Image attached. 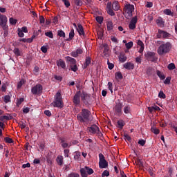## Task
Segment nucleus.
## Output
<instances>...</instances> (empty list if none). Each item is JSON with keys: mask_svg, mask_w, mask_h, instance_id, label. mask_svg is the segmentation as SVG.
Returning a JSON list of instances; mask_svg holds the SVG:
<instances>
[{"mask_svg": "<svg viewBox=\"0 0 177 177\" xmlns=\"http://www.w3.org/2000/svg\"><path fill=\"white\" fill-rule=\"evenodd\" d=\"M92 113L86 109H82L81 112L77 115V120L80 124H88L91 122L92 119L91 118Z\"/></svg>", "mask_w": 177, "mask_h": 177, "instance_id": "obj_1", "label": "nucleus"}, {"mask_svg": "<svg viewBox=\"0 0 177 177\" xmlns=\"http://www.w3.org/2000/svg\"><path fill=\"white\" fill-rule=\"evenodd\" d=\"M158 45H160L158 47L157 52L160 56H162L164 55H167V53H169L171 48H172L171 43L169 41L164 42L162 41H158Z\"/></svg>", "mask_w": 177, "mask_h": 177, "instance_id": "obj_2", "label": "nucleus"}, {"mask_svg": "<svg viewBox=\"0 0 177 177\" xmlns=\"http://www.w3.org/2000/svg\"><path fill=\"white\" fill-rule=\"evenodd\" d=\"M51 106L57 107V109H63L64 104L63 103V98L62 97V93L58 91L54 96V101L51 103Z\"/></svg>", "mask_w": 177, "mask_h": 177, "instance_id": "obj_3", "label": "nucleus"}, {"mask_svg": "<svg viewBox=\"0 0 177 177\" xmlns=\"http://www.w3.org/2000/svg\"><path fill=\"white\" fill-rule=\"evenodd\" d=\"M124 15L126 19H131L132 16H133V12L135 10V6L133 5L126 3L124 5Z\"/></svg>", "mask_w": 177, "mask_h": 177, "instance_id": "obj_4", "label": "nucleus"}, {"mask_svg": "<svg viewBox=\"0 0 177 177\" xmlns=\"http://www.w3.org/2000/svg\"><path fill=\"white\" fill-rule=\"evenodd\" d=\"M81 91H77L75 95L73 96V103L75 107H80V106H81Z\"/></svg>", "mask_w": 177, "mask_h": 177, "instance_id": "obj_5", "label": "nucleus"}, {"mask_svg": "<svg viewBox=\"0 0 177 177\" xmlns=\"http://www.w3.org/2000/svg\"><path fill=\"white\" fill-rule=\"evenodd\" d=\"M81 100L84 103V104H85V106H89L91 100V95L82 91L81 95Z\"/></svg>", "mask_w": 177, "mask_h": 177, "instance_id": "obj_6", "label": "nucleus"}, {"mask_svg": "<svg viewBox=\"0 0 177 177\" xmlns=\"http://www.w3.org/2000/svg\"><path fill=\"white\" fill-rule=\"evenodd\" d=\"M94 171L92 168H90L88 166H85L84 168L80 169V174L82 177H88V175H92Z\"/></svg>", "mask_w": 177, "mask_h": 177, "instance_id": "obj_7", "label": "nucleus"}, {"mask_svg": "<svg viewBox=\"0 0 177 177\" xmlns=\"http://www.w3.org/2000/svg\"><path fill=\"white\" fill-rule=\"evenodd\" d=\"M43 89L44 87L42 86V85L41 84H37L31 88V92L32 95H42Z\"/></svg>", "mask_w": 177, "mask_h": 177, "instance_id": "obj_8", "label": "nucleus"}, {"mask_svg": "<svg viewBox=\"0 0 177 177\" xmlns=\"http://www.w3.org/2000/svg\"><path fill=\"white\" fill-rule=\"evenodd\" d=\"M99 167L101 169L107 168L109 167V162H107V160H106V158H104V156L102 155V153L99 154Z\"/></svg>", "mask_w": 177, "mask_h": 177, "instance_id": "obj_9", "label": "nucleus"}, {"mask_svg": "<svg viewBox=\"0 0 177 177\" xmlns=\"http://www.w3.org/2000/svg\"><path fill=\"white\" fill-rule=\"evenodd\" d=\"M8 23V17L6 15L0 14V26L2 28H8L6 25Z\"/></svg>", "mask_w": 177, "mask_h": 177, "instance_id": "obj_10", "label": "nucleus"}, {"mask_svg": "<svg viewBox=\"0 0 177 177\" xmlns=\"http://www.w3.org/2000/svg\"><path fill=\"white\" fill-rule=\"evenodd\" d=\"M145 56L148 60H151V62H156V60L158 59L157 57H156V53L151 51L147 52Z\"/></svg>", "mask_w": 177, "mask_h": 177, "instance_id": "obj_11", "label": "nucleus"}, {"mask_svg": "<svg viewBox=\"0 0 177 177\" xmlns=\"http://www.w3.org/2000/svg\"><path fill=\"white\" fill-rule=\"evenodd\" d=\"M113 111L116 114V115H121L122 114V104L118 103L113 108Z\"/></svg>", "mask_w": 177, "mask_h": 177, "instance_id": "obj_12", "label": "nucleus"}, {"mask_svg": "<svg viewBox=\"0 0 177 177\" xmlns=\"http://www.w3.org/2000/svg\"><path fill=\"white\" fill-rule=\"evenodd\" d=\"M136 23H138V17H133L129 23V30H135L136 28Z\"/></svg>", "mask_w": 177, "mask_h": 177, "instance_id": "obj_13", "label": "nucleus"}, {"mask_svg": "<svg viewBox=\"0 0 177 177\" xmlns=\"http://www.w3.org/2000/svg\"><path fill=\"white\" fill-rule=\"evenodd\" d=\"M76 30L77 31L79 35L81 37L82 35L83 37H85V31L84 30V26H82V25L80 23L77 24V28L76 29Z\"/></svg>", "mask_w": 177, "mask_h": 177, "instance_id": "obj_14", "label": "nucleus"}, {"mask_svg": "<svg viewBox=\"0 0 177 177\" xmlns=\"http://www.w3.org/2000/svg\"><path fill=\"white\" fill-rule=\"evenodd\" d=\"M158 35H157L158 38H161V37L162 38H168L169 37V33L165 32V30H162L161 29H159L158 30Z\"/></svg>", "mask_w": 177, "mask_h": 177, "instance_id": "obj_15", "label": "nucleus"}, {"mask_svg": "<svg viewBox=\"0 0 177 177\" xmlns=\"http://www.w3.org/2000/svg\"><path fill=\"white\" fill-rule=\"evenodd\" d=\"M98 128L99 127H97L96 124H93L91 126V127H88L87 131H88L90 133L95 135V133H96V131H98Z\"/></svg>", "mask_w": 177, "mask_h": 177, "instance_id": "obj_16", "label": "nucleus"}, {"mask_svg": "<svg viewBox=\"0 0 177 177\" xmlns=\"http://www.w3.org/2000/svg\"><path fill=\"white\" fill-rule=\"evenodd\" d=\"M123 66L126 70H133V68H135V65L131 62H127Z\"/></svg>", "mask_w": 177, "mask_h": 177, "instance_id": "obj_17", "label": "nucleus"}, {"mask_svg": "<svg viewBox=\"0 0 177 177\" xmlns=\"http://www.w3.org/2000/svg\"><path fill=\"white\" fill-rule=\"evenodd\" d=\"M137 45L138 46H140V49L138 50L139 53H143V51L145 50V44H143V41L138 40Z\"/></svg>", "mask_w": 177, "mask_h": 177, "instance_id": "obj_18", "label": "nucleus"}, {"mask_svg": "<svg viewBox=\"0 0 177 177\" xmlns=\"http://www.w3.org/2000/svg\"><path fill=\"white\" fill-rule=\"evenodd\" d=\"M57 66L58 67H61V68H63L64 70V68H66V62H64L63 59H59L57 61Z\"/></svg>", "mask_w": 177, "mask_h": 177, "instance_id": "obj_19", "label": "nucleus"}, {"mask_svg": "<svg viewBox=\"0 0 177 177\" xmlns=\"http://www.w3.org/2000/svg\"><path fill=\"white\" fill-rule=\"evenodd\" d=\"M118 57H119V61L120 62V63H124V62H127V59H128L127 57V55L124 53H120Z\"/></svg>", "mask_w": 177, "mask_h": 177, "instance_id": "obj_20", "label": "nucleus"}, {"mask_svg": "<svg viewBox=\"0 0 177 177\" xmlns=\"http://www.w3.org/2000/svg\"><path fill=\"white\" fill-rule=\"evenodd\" d=\"M109 50H110V48L109 47V45L104 44V55L105 57H109L110 56V54L109 53Z\"/></svg>", "mask_w": 177, "mask_h": 177, "instance_id": "obj_21", "label": "nucleus"}, {"mask_svg": "<svg viewBox=\"0 0 177 177\" xmlns=\"http://www.w3.org/2000/svg\"><path fill=\"white\" fill-rule=\"evenodd\" d=\"M66 59L67 62H69V66H72L73 64H77V60H75V59H74L70 56L66 57Z\"/></svg>", "mask_w": 177, "mask_h": 177, "instance_id": "obj_22", "label": "nucleus"}, {"mask_svg": "<svg viewBox=\"0 0 177 177\" xmlns=\"http://www.w3.org/2000/svg\"><path fill=\"white\" fill-rule=\"evenodd\" d=\"M120 3L118 1H114L113 3H112V9L113 10H120Z\"/></svg>", "mask_w": 177, "mask_h": 177, "instance_id": "obj_23", "label": "nucleus"}, {"mask_svg": "<svg viewBox=\"0 0 177 177\" xmlns=\"http://www.w3.org/2000/svg\"><path fill=\"white\" fill-rule=\"evenodd\" d=\"M13 53L15 55V57H19V56H21V50H20L19 48H15L13 50Z\"/></svg>", "mask_w": 177, "mask_h": 177, "instance_id": "obj_24", "label": "nucleus"}, {"mask_svg": "<svg viewBox=\"0 0 177 177\" xmlns=\"http://www.w3.org/2000/svg\"><path fill=\"white\" fill-rule=\"evenodd\" d=\"M75 35V33L74 32V28H72L69 32V37L66 39V41H71L74 38Z\"/></svg>", "mask_w": 177, "mask_h": 177, "instance_id": "obj_25", "label": "nucleus"}, {"mask_svg": "<svg viewBox=\"0 0 177 177\" xmlns=\"http://www.w3.org/2000/svg\"><path fill=\"white\" fill-rule=\"evenodd\" d=\"M106 12L109 16H111V2L109 1L106 4Z\"/></svg>", "mask_w": 177, "mask_h": 177, "instance_id": "obj_26", "label": "nucleus"}, {"mask_svg": "<svg viewBox=\"0 0 177 177\" xmlns=\"http://www.w3.org/2000/svg\"><path fill=\"white\" fill-rule=\"evenodd\" d=\"M123 111L125 114H131V106L126 105L123 109Z\"/></svg>", "mask_w": 177, "mask_h": 177, "instance_id": "obj_27", "label": "nucleus"}, {"mask_svg": "<svg viewBox=\"0 0 177 177\" xmlns=\"http://www.w3.org/2000/svg\"><path fill=\"white\" fill-rule=\"evenodd\" d=\"M106 28L109 31H111V19H106Z\"/></svg>", "mask_w": 177, "mask_h": 177, "instance_id": "obj_28", "label": "nucleus"}, {"mask_svg": "<svg viewBox=\"0 0 177 177\" xmlns=\"http://www.w3.org/2000/svg\"><path fill=\"white\" fill-rule=\"evenodd\" d=\"M69 67L71 71H73L74 73H77V71H78V66H77V64L70 65Z\"/></svg>", "mask_w": 177, "mask_h": 177, "instance_id": "obj_29", "label": "nucleus"}, {"mask_svg": "<svg viewBox=\"0 0 177 177\" xmlns=\"http://www.w3.org/2000/svg\"><path fill=\"white\" fill-rule=\"evenodd\" d=\"M90 64H91V58L90 57H86V62L84 64L83 68H86V67H88V66H89Z\"/></svg>", "mask_w": 177, "mask_h": 177, "instance_id": "obj_30", "label": "nucleus"}, {"mask_svg": "<svg viewBox=\"0 0 177 177\" xmlns=\"http://www.w3.org/2000/svg\"><path fill=\"white\" fill-rule=\"evenodd\" d=\"M156 24L159 27H164V21L162 19H158L156 20Z\"/></svg>", "mask_w": 177, "mask_h": 177, "instance_id": "obj_31", "label": "nucleus"}, {"mask_svg": "<svg viewBox=\"0 0 177 177\" xmlns=\"http://www.w3.org/2000/svg\"><path fill=\"white\" fill-rule=\"evenodd\" d=\"M57 162L58 165H63V156H57Z\"/></svg>", "mask_w": 177, "mask_h": 177, "instance_id": "obj_32", "label": "nucleus"}, {"mask_svg": "<svg viewBox=\"0 0 177 177\" xmlns=\"http://www.w3.org/2000/svg\"><path fill=\"white\" fill-rule=\"evenodd\" d=\"M156 74L160 80H165V75L161 71H157Z\"/></svg>", "mask_w": 177, "mask_h": 177, "instance_id": "obj_33", "label": "nucleus"}, {"mask_svg": "<svg viewBox=\"0 0 177 177\" xmlns=\"http://www.w3.org/2000/svg\"><path fill=\"white\" fill-rule=\"evenodd\" d=\"M151 129V132H153V133H154L155 135H158V133H160V129H157L155 127H152Z\"/></svg>", "mask_w": 177, "mask_h": 177, "instance_id": "obj_34", "label": "nucleus"}, {"mask_svg": "<svg viewBox=\"0 0 177 177\" xmlns=\"http://www.w3.org/2000/svg\"><path fill=\"white\" fill-rule=\"evenodd\" d=\"M115 80H122V73L121 72H117L115 75Z\"/></svg>", "mask_w": 177, "mask_h": 177, "instance_id": "obj_35", "label": "nucleus"}, {"mask_svg": "<svg viewBox=\"0 0 177 177\" xmlns=\"http://www.w3.org/2000/svg\"><path fill=\"white\" fill-rule=\"evenodd\" d=\"M3 30H4L3 37L4 38H6V37H7L8 35H9V31L8 30H9V26H8V28H3Z\"/></svg>", "mask_w": 177, "mask_h": 177, "instance_id": "obj_36", "label": "nucleus"}, {"mask_svg": "<svg viewBox=\"0 0 177 177\" xmlns=\"http://www.w3.org/2000/svg\"><path fill=\"white\" fill-rule=\"evenodd\" d=\"M57 35H59V37H62L63 38H66V33L62 30L57 31Z\"/></svg>", "mask_w": 177, "mask_h": 177, "instance_id": "obj_37", "label": "nucleus"}, {"mask_svg": "<svg viewBox=\"0 0 177 177\" xmlns=\"http://www.w3.org/2000/svg\"><path fill=\"white\" fill-rule=\"evenodd\" d=\"M163 12H164V14L167 15V16H172V15H174V12L171 11V10L169 9H166Z\"/></svg>", "mask_w": 177, "mask_h": 177, "instance_id": "obj_38", "label": "nucleus"}, {"mask_svg": "<svg viewBox=\"0 0 177 177\" xmlns=\"http://www.w3.org/2000/svg\"><path fill=\"white\" fill-rule=\"evenodd\" d=\"M11 97H10V95H5L4 100H3L4 103H9V102H10Z\"/></svg>", "mask_w": 177, "mask_h": 177, "instance_id": "obj_39", "label": "nucleus"}, {"mask_svg": "<svg viewBox=\"0 0 177 177\" xmlns=\"http://www.w3.org/2000/svg\"><path fill=\"white\" fill-rule=\"evenodd\" d=\"M125 46L127 49L129 50L133 46V41H129L128 43H126Z\"/></svg>", "mask_w": 177, "mask_h": 177, "instance_id": "obj_40", "label": "nucleus"}, {"mask_svg": "<svg viewBox=\"0 0 177 177\" xmlns=\"http://www.w3.org/2000/svg\"><path fill=\"white\" fill-rule=\"evenodd\" d=\"M9 21L12 26H15V24L17 23V19H15L13 17H11L9 19Z\"/></svg>", "mask_w": 177, "mask_h": 177, "instance_id": "obj_41", "label": "nucleus"}, {"mask_svg": "<svg viewBox=\"0 0 177 177\" xmlns=\"http://www.w3.org/2000/svg\"><path fill=\"white\" fill-rule=\"evenodd\" d=\"M24 84H26V81L24 80H20V82L17 84V88L20 89V88H21V86H23Z\"/></svg>", "mask_w": 177, "mask_h": 177, "instance_id": "obj_42", "label": "nucleus"}, {"mask_svg": "<svg viewBox=\"0 0 177 177\" xmlns=\"http://www.w3.org/2000/svg\"><path fill=\"white\" fill-rule=\"evenodd\" d=\"M5 120L6 121H9V120H10V118H9V116H6V115H2L0 117V121L3 122V121H5Z\"/></svg>", "mask_w": 177, "mask_h": 177, "instance_id": "obj_43", "label": "nucleus"}, {"mask_svg": "<svg viewBox=\"0 0 177 177\" xmlns=\"http://www.w3.org/2000/svg\"><path fill=\"white\" fill-rule=\"evenodd\" d=\"M95 20L99 24H102V23H103V17L97 16L96 17Z\"/></svg>", "mask_w": 177, "mask_h": 177, "instance_id": "obj_44", "label": "nucleus"}, {"mask_svg": "<svg viewBox=\"0 0 177 177\" xmlns=\"http://www.w3.org/2000/svg\"><path fill=\"white\" fill-rule=\"evenodd\" d=\"M74 3L76 4L77 6H82V0H74Z\"/></svg>", "mask_w": 177, "mask_h": 177, "instance_id": "obj_45", "label": "nucleus"}, {"mask_svg": "<svg viewBox=\"0 0 177 177\" xmlns=\"http://www.w3.org/2000/svg\"><path fill=\"white\" fill-rule=\"evenodd\" d=\"M61 145L63 149H67V147H70L71 146V144H68L67 142H64V143L61 144Z\"/></svg>", "mask_w": 177, "mask_h": 177, "instance_id": "obj_46", "label": "nucleus"}, {"mask_svg": "<svg viewBox=\"0 0 177 177\" xmlns=\"http://www.w3.org/2000/svg\"><path fill=\"white\" fill-rule=\"evenodd\" d=\"M6 143H13V140L9 137H6L4 138Z\"/></svg>", "mask_w": 177, "mask_h": 177, "instance_id": "obj_47", "label": "nucleus"}, {"mask_svg": "<svg viewBox=\"0 0 177 177\" xmlns=\"http://www.w3.org/2000/svg\"><path fill=\"white\" fill-rule=\"evenodd\" d=\"M118 125L119 128H122V127H124V125H125V122H124V120H119L118 122Z\"/></svg>", "mask_w": 177, "mask_h": 177, "instance_id": "obj_48", "label": "nucleus"}, {"mask_svg": "<svg viewBox=\"0 0 177 177\" xmlns=\"http://www.w3.org/2000/svg\"><path fill=\"white\" fill-rule=\"evenodd\" d=\"M46 37H48V38H53V33L52 31L45 32Z\"/></svg>", "mask_w": 177, "mask_h": 177, "instance_id": "obj_49", "label": "nucleus"}, {"mask_svg": "<svg viewBox=\"0 0 177 177\" xmlns=\"http://www.w3.org/2000/svg\"><path fill=\"white\" fill-rule=\"evenodd\" d=\"M62 2L64 3L66 8H70V1L68 0H62Z\"/></svg>", "mask_w": 177, "mask_h": 177, "instance_id": "obj_50", "label": "nucleus"}, {"mask_svg": "<svg viewBox=\"0 0 177 177\" xmlns=\"http://www.w3.org/2000/svg\"><path fill=\"white\" fill-rule=\"evenodd\" d=\"M68 177H80V174L78 173L72 172L68 174Z\"/></svg>", "mask_w": 177, "mask_h": 177, "instance_id": "obj_51", "label": "nucleus"}, {"mask_svg": "<svg viewBox=\"0 0 177 177\" xmlns=\"http://www.w3.org/2000/svg\"><path fill=\"white\" fill-rule=\"evenodd\" d=\"M17 31H18V35H19V37H20V38H23V37H24V33H23L21 29L18 28V29H17Z\"/></svg>", "mask_w": 177, "mask_h": 177, "instance_id": "obj_52", "label": "nucleus"}, {"mask_svg": "<svg viewBox=\"0 0 177 177\" xmlns=\"http://www.w3.org/2000/svg\"><path fill=\"white\" fill-rule=\"evenodd\" d=\"M167 68L169 70H175V64L171 63L168 65Z\"/></svg>", "mask_w": 177, "mask_h": 177, "instance_id": "obj_53", "label": "nucleus"}, {"mask_svg": "<svg viewBox=\"0 0 177 177\" xmlns=\"http://www.w3.org/2000/svg\"><path fill=\"white\" fill-rule=\"evenodd\" d=\"M80 157H81V153L80 152H76L75 155L74 156V160H80Z\"/></svg>", "mask_w": 177, "mask_h": 177, "instance_id": "obj_54", "label": "nucleus"}, {"mask_svg": "<svg viewBox=\"0 0 177 177\" xmlns=\"http://www.w3.org/2000/svg\"><path fill=\"white\" fill-rule=\"evenodd\" d=\"M158 97L160 99H165V97H166L165 95L164 94V92H162V91L159 92Z\"/></svg>", "mask_w": 177, "mask_h": 177, "instance_id": "obj_55", "label": "nucleus"}, {"mask_svg": "<svg viewBox=\"0 0 177 177\" xmlns=\"http://www.w3.org/2000/svg\"><path fill=\"white\" fill-rule=\"evenodd\" d=\"M110 175V173L109 172V171H104V172L102 174V177H104V176H109Z\"/></svg>", "mask_w": 177, "mask_h": 177, "instance_id": "obj_56", "label": "nucleus"}, {"mask_svg": "<svg viewBox=\"0 0 177 177\" xmlns=\"http://www.w3.org/2000/svg\"><path fill=\"white\" fill-rule=\"evenodd\" d=\"M7 88L8 86H6V84H3L1 86V92H6Z\"/></svg>", "mask_w": 177, "mask_h": 177, "instance_id": "obj_57", "label": "nucleus"}, {"mask_svg": "<svg viewBox=\"0 0 177 177\" xmlns=\"http://www.w3.org/2000/svg\"><path fill=\"white\" fill-rule=\"evenodd\" d=\"M44 114L47 115V117H50V115H52V113L49 110L44 111Z\"/></svg>", "mask_w": 177, "mask_h": 177, "instance_id": "obj_58", "label": "nucleus"}, {"mask_svg": "<svg viewBox=\"0 0 177 177\" xmlns=\"http://www.w3.org/2000/svg\"><path fill=\"white\" fill-rule=\"evenodd\" d=\"M41 50L43 53H46V52H48V48L45 46H43L41 47Z\"/></svg>", "mask_w": 177, "mask_h": 177, "instance_id": "obj_59", "label": "nucleus"}, {"mask_svg": "<svg viewBox=\"0 0 177 177\" xmlns=\"http://www.w3.org/2000/svg\"><path fill=\"white\" fill-rule=\"evenodd\" d=\"M39 21H40L41 24H45V17H44V16H40Z\"/></svg>", "mask_w": 177, "mask_h": 177, "instance_id": "obj_60", "label": "nucleus"}, {"mask_svg": "<svg viewBox=\"0 0 177 177\" xmlns=\"http://www.w3.org/2000/svg\"><path fill=\"white\" fill-rule=\"evenodd\" d=\"M70 153V149H64V154L65 157H68V153Z\"/></svg>", "mask_w": 177, "mask_h": 177, "instance_id": "obj_61", "label": "nucleus"}, {"mask_svg": "<svg viewBox=\"0 0 177 177\" xmlns=\"http://www.w3.org/2000/svg\"><path fill=\"white\" fill-rule=\"evenodd\" d=\"M97 37L100 39H102L103 38V32L102 31H98L97 32Z\"/></svg>", "mask_w": 177, "mask_h": 177, "instance_id": "obj_62", "label": "nucleus"}, {"mask_svg": "<svg viewBox=\"0 0 177 177\" xmlns=\"http://www.w3.org/2000/svg\"><path fill=\"white\" fill-rule=\"evenodd\" d=\"M30 167H31V164H30V162H28L26 164H24L22 165V168L25 169V168H30Z\"/></svg>", "mask_w": 177, "mask_h": 177, "instance_id": "obj_63", "label": "nucleus"}, {"mask_svg": "<svg viewBox=\"0 0 177 177\" xmlns=\"http://www.w3.org/2000/svg\"><path fill=\"white\" fill-rule=\"evenodd\" d=\"M170 82H171V77H167L165 79V82H164V84H170Z\"/></svg>", "mask_w": 177, "mask_h": 177, "instance_id": "obj_64", "label": "nucleus"}]
</instances>
